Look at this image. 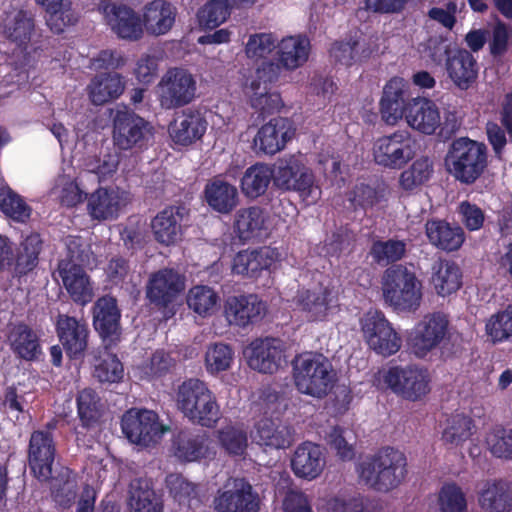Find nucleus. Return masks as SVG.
Listing matches in <instances>:
<instances>
[{
	"label": "nucleus",
	"mask_w": 512,
	"mask_h": 512,
	"mask_svg": "<svg viewBox=\"0 0 512 512\" xmlns=\"http://www.w3.org/2000/svg\"><path fill=\"white\" fill-rule=\"evenodd\" d=\"M406 466L402 452L387 448L362 461L358 466V474L366 485L387 492L402 483L407 473Z\"/></svg>",
	"instance_id": "1"
},
{
	"label": "nucleus",
	"mask_w": 512,
	"mask_h": 512,
	"mask_svg": "<svg viewBox=\"0 0 512 512\" xmlns=\"http://www.w3.org/2000/svg\"><path fill=\"white\" fill-rule=\"evenodd\" d=\"M384 301L397 310H416L423 297V285L415 271L403 265L389 267L381 279Z\"/></svg>",
	"instance_id": "2"
},
{
	"label": "nucleus",
	"mask_w": 512,
	"mask_h": 512,
	"mask_svg": "<svg viewBox=\"0 0 512 512\" xmlns=\"http://www.w3.org/2000/svg\"><path fill=\"white\" fill-rule=\"evenodd\" d=\"M293 379L300 393L314 398H322L333 388L336 382V372L325 356L304 353L294 361Z\"/></svg>",
	"instance_id": "3"
},
{
	"label": "nucleus",
	"mask_w": 512,
	"mask_h": 512,
	"mask_svg": "<svg viewBox=\"0 0 512 512\" xmlns=\"http://www.w3.org/2000/svg\"><path fill=\"white\" fill-rule=\"evenodd\" d=\"M177 408L193 423L212 426L219 418L216 398L207 384L191 378L183 381L176 389Z\"/></svg>",
	"instance_id": "4"
},
{
	"label": "nucleus",
	"mask_w": 512,
	"mask_h": 512,
	"mask_svg": "<svg viewBox=\"0 0 512 512\" xmlns=\"http://www.w3.org/2000/svg\"><path fill=\"white\" fill-rule=\"evenodd\" d=\"M274 183L281 189L296 191L307 205L316 203L321 197V188L303 154L279 159L275 165Z\"/></svg>",
	"instance_id": "5"
},
{
	"label": "nucleus",
	"mask_w": 512,
	"mask_h": 512,
	"mask_svg": "<svg viewBox=\"0 0 512 512\" xmlns=\"http://www.w3.org/2000/svg\"><path fill=\"white\" fill-rule=\"evenodd\" d=\"M311 42L306 35L294 34L282 37L277 42L276 62L266 60L257 68V76L264 82H276L282 71L293 72L309 60Z\"/></svg>",
	"instance_id": "6"
},
{
	"label": "nucleus",
	"mask_w": 512,
	"mask_h": 512,
	"mask_svg": "<svg viewBox=\"0 0 512 512\" xmlns=\"http://www.w3.org/2000/svg\"><path fill=\"white\" fill-rule=\"evenodd\" d=\"M66 246L68 256L59 263V275L73 301L85 305L94 297L93 285L82 269L83 265H90L88 253L81 249L82 245L77 237H69Z\"/></svg>",
	"instance_id": "7"
},
{
	"label": "nucleus",
	"mask_w": 512,
	"mask_h": 512,
	"mask_svg": "<svg viewBox=\"0 0 512 512\" xmlns=\"http://www.w3.org/2000/svg\"><path fill=\"white\" fill-rule=\"evenodd\" d=\"M374 381L380 389H389L409 401L422 400L431 390L428 371L415 365L385 367Z\"/></svg>",
	"instance_id": "8"
},
{
	"label": "nucleus",
	"mask_w": 512,
	"mask_h": 512,
	"mask_svg": "<svg viewBox=\"0 0 512 512\" xmlns=\"http://www.w3.org/2000/svg\"><path fill=\"white\" fill-rule=\"evenodd\" d=\"M486 166V146L468 138L455 140L445 157L447 171L455 179L465 184L475 182Z\"/></svg>",
	"instance_id": "9"
},
{
	"label": "nucleus",
	"mask_w": 512,
	"mask_h": 512,
	"mask_svg": "<svg viewBox=\"0 0 512 512\" xmlns=\"http://www.w3.org/2000/svg\"><path fill=\"white\" fill-rule=\"evenodd\" d=\"M197 92L195 75L187 68H169L157 84L160 105L165 109L178 108L191 103Z\"/></svg>",
	"instance_id": "10"
},
{
	"label": "nucleus",
	"mask_w": 512,
	"mask_h": 512,
	"mask_svg": "<svg viewBox=\"0 0 512 512\" xmlns=\"http://www.w3.org/2000/svg\"><path fill=\"white\" fill-rule=\"evenodd\" d=\"M154 135V127L133 111L119 109L113 116L112 140L121 151L142 148Z\"/></svg>",
	"instance_id": "11"
},
{
	"label": "nucleus",
	"mask_w": 512,
	"mask_h": 512,
	"mask_svg": "<svg viewBox=\"0 0 512 512\" xmlns=\"http://www.w3.org/2000/svg\"><path fill=\"white\" fill-rule=\"evenodd\" d=\"M360 327L365 342L375 353L390 356L399 351L401 338L380 311L366 312L360 319Z\"/></svg>",
	"instance_id": "12"
},
{
	"label": "nucleus",
	"mask_w": 512,
	"mask_h": 512,
	"mask_svg": "<svg viewBox=\"0 0 512 512\" xmlns=\"http://www.w3.org/2000/svg\"><path fill=\"white\" fill-rule=\"evenodd\" d=\"M293 304L310 322L330 321L339 312L337 294L327 287L299 289Z\"/></svg>",
	"instance_id": "13"
},
{
	"label": "nucleus",
	"mask_w": 512,
	"mask_h": 512,
	"mask_svg": "<svg viewBox=\"0 0 512 512\" xmlns=\"http://www.w3.org/2000/svg\"><path fill=\"white\" fill-rule=\"evenodd\" d=\"M449 332L446 315L433 313L425 315L411 330L408 345L417 357L424 358L439 347Z\"/></svg>",
	"instance_id": "14"
},
{
	"label": "nucleus",
	"mask_w": 512,
	"mask_h": 512,
	"mask_svg": "<svg viewBox=\"0 0 512 512\" xmlns=\"http://www.w3.org/2000/svg\"><path fill=\"white\" fill-rule=\"evenodd\" d=\"M87 213L97 221H111L117 219L131 203L132 196L129 191L119 186H100L87 195Z\"/></svg>",
	"instance_id": "15"
},
{
	"label": "nucleus",
	"mask_w": 512,
	"mask_h": 512,
	"mask_svg": "<svg viewBox=\"0 0 512 512\" xmlns=\"http://www.w3.org/2000/svg\"><path fill=\"white\" fill-rule=\"evenodd\" d=\"M372 155L379 166L400 169L414 156L412 138L405 131L381 137L374 142Z\"/></svg>",
	"instance_id": "16"
},
{
	"label": "nucleus",
	"mask_w": 512,
	"mask_h": 512,
	"mask_svg": "<svg viewBox=\"0 0 512 512\" xmlns=\"http://www.w3.org/2000/svg\"><path fill=\"white\" fill-rule=\"evenodd\" d=\"M99 11L103 14L106 24L120 39L138 41L144 36L142 16L128 5L102 1Z\"/></svg>",
	"instance_id": "17"
},
{
	"label": "nucleus",
	"mask_w": 512,
	"mask_h": 512,
	"mask_svg": "<svg viewBox=\"0 0 512 512\" xmlns=\"http://www.w3.org/2000/svg\"><path fill=\"white\" fill-rule=\"evenodd\" d=\"M248 366L260 373L272 374L286 363L284 344L276 338H258L243 350Z\"/></svg>",
	"instance_id": "18"
},
{
	"label": "nucleus",
	"mask_w": 512,
	"mask_h": 512,
	"mask_svg": "<svg viewBox=\"0 0 512 512\" xmlns=\"http://www.w3.org/2000/svg\"><path fill=\"white\" fill-rule=\"evenodd\" d=\"M213 505L216 512H258L259 498L247 481L235 478L218 491Z\"/></svg>",
	"instance_id": "19"
},
{
	"label": "nucleus",
	"mask_w": 512,
	"mask_h": 512,
	"mask_svg": "<svg viewBox=\"0 0 512 512\" xmlns=\"http://www.w3.org/2000/svg\"><path fill=\"white\" fill-rule=\"evenodd\" d=\"M122 431L131 443L148 446L156 442L166 431L155 412L130 410L122 418Z\"/></svg>",
	"instance_id": "20"
},
{
	"label": "nucleus",
	"mask_w": 512,
	"mask_h": 512,
	"mask_svg": "<svg viewBox=\"0 0 512 512\" xmlns=\"http://www.w3.org/2000/svg\"><path fill=\"white\" fill-rule=\"evenodd\" d=\"M267 312V305L256 295H232L225 299L223 316L231 326L246 328L260 320Z\"/></svg>",
	"instance_id": "21"
},
{
	"label": "nucleus",
	"mask_w": 512,
	"mask_h": 512,
	"mask_svg": "<svg viewBox=\"0 0 512 512\" xmlns=\"http://www.w3.org/2000/svg\"><path fill=\"white\" fill-rule=\"evenodd\" d=\"M282 259V253L272 247L240 251L233 258L232 272L237 275L256 278L263 270L277 269Z\"/></svg>",
	"instance_id": "22"
},
{
	"label": "nucleus",
	"mask_w": 512,
	"mask_h": 512,
	"mask_svg": "<svg viewBox=\"0 0 512 512\" xmlns=\"http://www.w3.org/2000/svg\"><path fill=\"white\" fill-rule=\"evenodd\" d=\"M294 135L295 127L290 120L273 118L259 128L253 139V146L258 152L274 155L283 150Z\"/></svg>",
	"instance_id": "23"
},
{
	"label": "nucleus",
	"mask_w": 512,
	"mask_h": 512,
	"mask_svg": "<svg viewBox=\"0 0 512 512\" xmlns=\"http://www.w3.org/2000/svg\"><path fill=\"white\" fill-rule=\"evenodd\" d=\"M408 85L403 78L390 79L383 88L380 99V114L382 120L391 126L397 125L401 120L406 122L409 107L407 99Z\"/></svg>",
	"instance_id": "24"
},
{
	"label": "nucleus",
	"mask_w": 512,
	"mask_h": 512,
	"mask_svg": "<svg viewBox=\"0 0 512 512\" xmlns=\"http://www.w3.org/2000/svg\"><path fill=\"white\" fill-rule=\"evenodd\" d=\"M406 124L418 133L433 135L442 124L440 108L431 99L425 97L411 98L406 114Z\"/></svg>",
	"instance_id": "25"
},
{
	"label": "nucleus",
	"mask_w": 512,
	"mask_h": 512,
	"mask_svg": "<svg viewBox=\"0 0 512 512\" xmlns=\"http://www.w3.org/2000/svg\"><path fill=\"white\" fill-rule=\"evenodd\" d=\"M185 289V277L171 268L151 274L147 285L148 298L158 304L172 302Z\"/></svg>",
	"instance_id": "26"
},
{
	"label": "nucleus",
	"mask_w": 512,
	"mask_h": 512,
	"mask_svg": "<svg viewBox=\"0 0 512 512\" xmlns=\"http://www.w3.org/2000/svg\"><path fill=\"white\" fill-rule=\"evenodd\" d=\"M176 8L167 0H151L141 9L144 32L152 36L167 34L174 26Z\"/></svg>",
	"instance_id": "27"
},
{
	"label": "nucleus",
	"mask_w": 512,
	"mask_h": 512,
	"mask_svg": "<svg viewBox=\"0 0 512 512\" xmlns=\"http://www.w3.org/2000/svg\"><path fill=\"white\" fill-rule=\"evenodd\" d=\"M207 130V121L203 114L194 109H186L170 125L169 134L172 141L181 146H188L200 140Z\"/></svg>",
	"instance_id": "28"
},
{
	"label": "nucleus",
	"mask_w": 512,
	"mask_h": 512,
	"mask_svg": "<svg viewBox=\"0 0 512 512\" xmlns=\"http://www.w3.org/2000/svg\"><path fill=\"white\" fill-rule=\"evenodd\" d=\"M55 448L50 432L35 431L30 438L29 464L34 475L46 480L52 472Z\"/></svg>",
	"instance_id": "29"
},
{
	"label": "nucleus",
	"mask_w": 512,
	"mask_h": 512,
	"mask_svg": "<svg viewBox=\"0 0 512 512\" xmlns=\"http://www.w3.org/2000/svg\"><path fill=\"white\" fill-rule=\"evenodd\" d=\"M234 231L244 241L264 239L272 231L269 216L258 207L241 209L235 215Z\"/></svg>",
	"instance_id": "30"
},
{
	"label": "nucleus",
	"mask_w": 512,
	"mask_h": 512,
	"mask_svg": "<svg viewBox=\"0 0 512 512\" xmlns=\"http://www.w3.org/2000/svg\"><path fill=\"white\" fill-rule=\"evenodd\" d=\"M203 199L211 210L223 215L230 214L240 202L237 187L221 178H213L206 183Z\"/></svg>",
	"instance_id": "31"
},
{
	"label": "nucleus",
	"mask_w": 512,
	"mask_h": 512,
	"mask_svg": "<svg viewBox=\"0 0 512 512\" xmlns=\"http://www.w3.org/2000/svg\"><path fill=\"white\" fill-rule=\"evenodd\" d=\"M94 327L103 341L112 345L120 338V311L116 300L112 297H102L94 306Z\"/></svg>",
	"instance_id": "32"
},
{
	"label": "nucleus",
	"mask_w": 512,
	"mask_h": 512,
	"mask_svg": "<svg viewBox=\"0 0 512 512\" xmlns=\"http://www.w3.org/2000/svg\"><path fill=\"white\" fill-rule=\"evenodd\" d=\"M183 210L170 206L161 210L151 221V229L155 240L164 246L176 245L182 239L181 222Z\"/></svg>",
	"instance_id": "33"
},
{
	"label": "nucleus",
	"mask_w": 512,
	"mask_h": 512,
	"mask_svg": "<svg viewBox=\"0 0 512 512\" xmlns=\"http://www.w3.org/2000/svg\"><path fill=\"white\" fill-rule=\"evenodd\" d=\"M445 69L453 84L461 90L469 89L478 77V65L467 50L457 49L448 55Z\"/></svg>",
	"instance_id": "34"
},
{
	"label": "nucleus",
	"mask_w": 512,
	"mask_h": 512,
	"mask_svg": "<svg viewBox=\"0 0 512 512\" xmlns=\"http://www.w3.org/2000/svg\"><path fill=\"white\" fill-rule=\"evenodd\" d=\"M57 333L61 344L70 358L80 357L88 344V328L84 322L73 317L60 315Z\"/></svg>",
	"instance_id": "35"
},
{
	"label": "nucleus",
	"mask_w": 512,
	"mask_h": 512,
	"mask_svg": "<svg viewBox=\"0 0 512 512\" xmlns=\"http://www.w3.org/2000/svg\"><path fill=\"white\" fill-rule=\"evenodd\" d=\"M478 502L488 512H506L512 509V482L486 480L479 486Z\"/></svg>",
	"instance_id": "36"
},
{
	"label": "nucleus",
	"mask_w": 512,
	"mask_h": 512,
	"mask_svg": "<svg viewBox=\"0 0 512 512\" xmlns=\"http://www.w3.org/2000/svg\"><path fill=\"white\" fill-rule=\"evenodd\" d=\"M291 466L298 477L308 480L317 478L325 466L322 449L310 442L301 444L294 452Z\"/></svg>",
	"instance_id": "37"
},
{
	"label": "nucleus",
	"mask_w": 512,
	"mask_h": 512,
	"mask_svg": "<svg viewBox=\"0 0 512 512\" xmlns=\"http://www.w3.org/2000/svg\"><path fill=\"white\" fill-rule=\"evenodd\" d=\"M83 177V174L78 177L66 173L59 175L50 189V195L64 206H77L87 197L82 186Z\"/></svg>",
	"instance_id": "38"
},
{
	"label": "nucleus",
	"mask_w": 512,
	"mask_h": 512,
	"mask_svg": "<svg viewBox=\"0 0 512 512\" xmlns=\"http://www.w3.org/2000/svg\"><path fill=\"white\" fill-rule=\"evenodd\" d=\"M426 235L431 244L446 251H455L464 242V232L460 227L441 220L428 221Z\"/></svg>",
	"instance_id": "39"
},
{
	"label": "nucleus",
	"mask_w": 512,
	"mask_h": 512,
	"mask_svg": "<svg viewBox=\"0 0 512 512\" xmlns=\"http://www.w3.org/2000/svg\"><path fill=\"white\" fill-rule=\"evenodd\" d=\"M174 454L183 462L207 463L214 459L216 452L207 437L198 436L195 438H179Z\"/></svg>",
	"instance_id": "40"
},
{
	"label": "nucleus",
	"mask_w": 512,
	"mask_h": 512,
	"mask_svg": "<svg viewBox=\"0 0 512 512\" xmlns=\"http://www.w3.org/2000/svg\"><path fill=\"white\" fill-rule=\"evenodd\" d=\"M125 90V80L118 73L101 74L89 85V96L94 104L101 105L117 99Z\"/></svg>",
	"instance_id": "41"
},
{
	"label": "nucleus",
	"mask_w": 512,
	"mask_h": 512,
	"mask_svg": "<svg viewBox=\"0 0 512 512\" xmlns=\"http://www.w3.org/2000/svg\"><path fill=\"white\" fill-rule=\"evenodd\" d=\"M8 342L12 351L24 360L37 359L41 353L36 333L25 324H16L10 328Z\"/></svg>",
	"instance_id": "42"
},
{
	"label": "nucleus",
	"mask_w": 512,
	"mask_h": 512,
	"mask_svg": "<svg viewBox=\"0 0 512 512\" xmlns=\"http://www.w3.org/2000/svg\"><path fill=\"white\" fill-rule=\"evenodd\" d=\"M272 179L274 170L267 164L257 163L244 172L240 181L241 191L246 197L255 199L266 192Z\"/></svg>",
	"instance_id": "43"
},
{
	"label": "nucleus",
	"mask_w": 512,
	"mask_h": 512,
	"mask_svg": "<svg viewBox=\"0 0 512 512\" xmlns=\"http://www.w3.org/2000/svg\"><path fill=\"white\" fill-rule=\"evenodd\" d=\"M462 275L459 267L449 261H440L432 268L431 284L440 296L455 293L462 285Z\"/></svg>",
	"instance_id": "44"
},
{
	"label": "nucleus",
	"mask_w": 512,
	"mask_h": 512,
	"mask_svg": "<svg viewBox=\"0 0 512 512\" xmlns=\"http://www.w3.org/2000/svg\"><path fill=\"white\" fill-rule=\"evenodd\" d=\"M36 2L45 9L47 25L54 33L63 32L77 21V15L67 0H36Z\"/></svg>",
	"instance_id": "45"
},
{
	"label": "nucleus",
	"mask_w": 512,
	"mask_h": 512,
	"mask_svg": "<svg viewBox=\"0 0 512 512\" xmlns=\"http://www.w3.org/2000/svg\"><path fill=\"white\" fill-rule=\"evenodd\" d=\"M272 83L259 79L257 71L255 72V79L247 87V94L249 95L252 108L262 113H270L281 105L280 95L276 92H271L268 88Z\"/></svg>",
	"instance_id": "46"
},
{
	"label": "nucleus",
	"mask_w": 512,
	"mask_h": 512,
	"mask_svg": "<svg viewBox=\"0 0 512 512\" xmlns=\"http://www.w3.org/2000/svg\"><path fill=\"white\" fill-rule=\"evenodd\" d=\"M187 305L198 316L207 318L218 309L219 296L217 292L206 285H196L187 294Z\"/></svg>",
	"instance_id": "47"
},
{
	"label": "nucleus",
	"mask_w": 512,
	"mask_h": 512,
	"mask_svg": "<svg viewBox=\"0 0 512 512\" xmlns=\"http://www.w3.org/2000/svg\"><path fill=\"white\" fill-rule=\"evenodd\" d=\"M433 163L428 157L416 159L399 177V185L405 191H414L426 184L433 175Z\"/></svg>",
	"instance_id": "48"
},
{
	"label": "nucleus",
	"mask_w": 512,
	"mask_h": 512,
	"mask_svg": "<svg viewBox=\"0 0 512 512\" xmlns=\"http://www.w3.org/2000/svg\"><path fill=\"white\" fill-rule=\"evenodd\" d=\"M485 336L493 344L512 339V305L492 314L486 320Z\"/></svg>",
	"instance_id": "49"
},
{
	"label": "nucleus",
	"mask_w": 512,
	"mask_h": 512,
	"mask_svg": "<svg viewBox=\"0 0 512 512\" xmlns=\"http://www.w3.org/2000/svg\"><path fill=\"white\" fill-rule=\"evenodd\" d=\"M255 440L271 448L284 449L291 444V435L284 426H278L273 421L265 419L256 426Z\"/></svg>",
	"instance_id": "50"
},
{
	"label": "nucleus",
	"mask_w": 512,
	"mask_h": 512,
	"mask_svg": "<svg viewBox=\"0 0 512 512\" xmlns=\"http://www.w3.org/2000/svg\"><path fill=\"white\" fill-rule=\"evenodd\" d=\"M234 351L224 343L210 344L204 353V367L208 374L217 375L231 368Z\"/></svg>",
	"instance_id": "51"
},
{
	"label": "nucleus",
	"mask_w": 512,
	"mask_h": 512,
	"mask_svg": "<svg viewBox=\"0 0 512 512\" xmlns=\"http://www.w3.org/2000/svg\"><path fill=\"white\" fill-rule=\"evenodd\" d=\"M129 508L131 512H160L161 504L158 496L146 482L131 484Z\"/></svg>",
	"instance_id": "52"
},
{
	"label": "nucleus",
	"mask_w": 512,
	"mask_h": 512,
	"mask_svg": "<svg viewBox=\"0 0 512 512\" xmlns=\"http://www.w3.org/2000/svg\"><path fill=\"white\" fill-rule=\"evenodd\" d=\"M232 9L225 0H210L197 12V23L201 29H214L224 23Z\"/></svg>",
	"instance_id": "53"
},
{
	"label": "nucleus",
	"mask_w": 512,
	"mask_h": 512,
	"mask_svg": "<svg viewBox=\"0 0 512 512\" xmlns=\"http://www.w3.org/2000/svg\"><path fill=\"white\" fill-rule=\"evenodd\" d=\"M0 210L17 222H25L32 212L25 200L6 185L0 187Z\"/></svg>",
	"instance_id": "54"
},
{
	"label": "nucleus",
	"mask_w": 512,
	"mask_h": 512,
	"mask_svg": "<svg viewBox=\"0 0 512 512\" xmlns=\"http://www.w3.org/2000/svg\"><path fill=\"white\" fill-rule=\"evenodd\" d=\"M473 428L470 417L463 413H455L446 420L442 438L446 443L458 446L470 438Z\"/></svg>",
	"instance_id": "55"
},
{
	"label": "nucleus",
	"mask_w": 512,
	"mask_h": 512,
	"mask_svg": "<svg viewBox=\"0 0 512 512\" xmlns=\"http://www.w3.org/2000/svg\"><path fill=\"white\" fill-rule=\"evenodd\" d=\"M78 415L83 428L95 431L100 417L99 397L91 389H83L77 397Z\"/></svg>",
	"instance_id": "56"
},
{
	"label": "nucleus",
	"mask_w": 512,
	"mask_h": 512,
	"mask_svg": "<svg viewBox=\"0 0 512 512\" xmlns=\"http://www.w3.org/2000/svg\"><path fill=\"white\" fill-rule=\"evenodd\" d=\"M33 29L31 17L22 10H12L7 13L3 22V31L14 41H25Z\"/></svg>",
	"instance_id": "57"
},
{
	"label": "nucleus",
	"mask_w": 512,
	"mask_h": 512,
	"mask_svg": "<svg viewBox=\"0 0 512 512\" xmlns=\"http://www.w3.org/2000/svg\"><path fill=\"white\" fill-rule=\"evenodd\" d=\"M176 363V359L173 358L168 352L164 350H158L151 358L136 367V372L141 379H152L160 377L169 372Z\"/></svg>",
	"instance_id": "58"
},
{
	"label": "nucleus",
	"mask_w": 512,
	"mask_h": 512,
	"mask_svg": "<svg viewBox=\"0 0 512 512\" xmlns=\"http://www.w3.org/2000/svg\"><path fill=\"white\" fill-rule=\"evenodd\" d=\"M94 375L101 382L117 383L123 379L124 367L116 355L104 351L94 366Z\"/></svg>",
	"instance_id": "59"
},
{
	"label": "nucleus",
	"mask_w": 512,
	"mask_h": 512,
	"mask_svg": "<svg viewBox=\"0 0 512 512\" xmlns=\"http://www.w3.org/2000/svg\"><path fill=\"white\" fill-rule=\"evenodd\" d=\"M490 452L499 458H512V430L502 427L492 428L485 437Z\"/></svg>",
	"instance_id": "60"
},
{
	"label": "nucleus",
	"mask_w": 512,
	"mask_h": 512,
	"mask_svg": "<svg viewBox=\"0 0 512 512\" xmlns=\"http://www.w3.org/2000/svg\"><path fill=\"white\" fill-rule=\"evenodd\" d=\"M218 439L225 451L231 455H242L247 448V434L240 427H224L218 432Z\"/></svg>",
	"instance_id": "61"
},
{
	"label": "nucleus",
	"mask_w": 512,
	"mask_h": 512,
	"mask_svg": "<svg viewBox=\"0 0 512 512\" xmlns=\"http://www.w3.org/2000/svg\"><path fill=\"white\" fill-rule=\"evenodd\" d=\"M278 40L271 33H258L249 37L245 52L251 59L265 58L273 50L276 51Z\"/></svg>",
	"instance_id": "62"
},
{
	"label": "nucleus",
	"mask_w": 512,
	"mask_h": 512,
	"mask_svg": "<svg viewBox=\"0 0 512 512\" xmlns=\"http://www.w3.org/2000/svg\"><path fill=\"white\" fill-rule=\"evenodd\" d=\"M119 156L116 153H106L101 157H90L85 161V168L88 172L94 173L99 180L111 177L118 168Z\"/></svg>",
	"instance_id": "63"
},
{
	"label": "nucleus",
	"mask_w": 512,
	"mask_h": 512,
	"mask_svg": "<svg viewBox=\"0 0 512 512\" xmlns=\"http://www.w3.org/2000/svg\"><path fill=\"white\" fill-rule=\"evenodd\" d=\"M159 58L154 54L144 53L135 62L132 73L139 83L148 85L156 77Z\"/></svg>",
	"instance_id": "64"
}]
</instances>
